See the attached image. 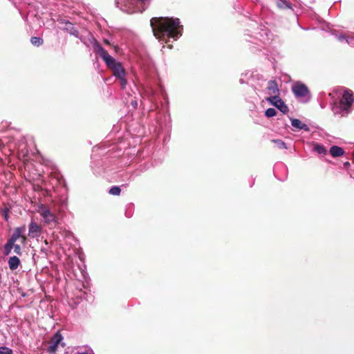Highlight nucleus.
Here are the masks:
<instances>
[{"mask_svg": "<svg viewBox=\"0 0 354 354\" xmlns=\"http://www.w3.org/2000/svg\"><path fill=\"white\" fill-rule=\"evenodd\" d=\"M13 249L15 253H16L18 255H21V250L19 245L14 243Z\"/></svg>", "mask_w": 354, "mask_h": 354, "instance_id": "393cba45", "label": "nucleus"}, {"mask_svg": "<svg viewBox=\"0 0 354 354\" xmlns=\"http://www.w3.org/2000/svg\"><path fill=\"white\" fill-rule=\"evenodd\" d=\"M92 44L95 53L105 62L107 66L113 71V73L115 77L119 78L125 76V71L121 63L117 62L111 56L95 39H93Z\"/></svg>", "mask_w": 354, "mask_h": 354, "instance_id": "f03ea898", "label": "nucleus"}, {"mask_svg": "<svg viewBox=\"0 0 354 354\" xmlns=\"http://www.w3.org/2000/svg\"><path fill=\"white\" fill-rule=\"evenodd\" d=\"M28 156V151L26 149V145L25 143H22L19 145L18 149V157L19 159L26 161L27 160V157Z\"/></svg>", "mask_w": 354, "mask_h": 354, "instance_id": "ddd939ff", "label": "nucleus"}, {"mask_svg": "<svg viewBox=\"0 0 354 354\" xmlns=\"http://www.w3.org/2000/svg\"><path fill=\"white\" fill-rule=\"evenodd\" d=\"M344 165H345V166H348V165H350V164H349V162H345V164H344Z\"/></svg>", "mask_w": 354, "mask_h": 354, "instance_id": "7c9ffc66", "label": "nucleus"}, {"mask_svg": "<svg viewBox=\"0 0 354 354\" xmlns=\"http://www.w3.org/2000/svg\"><path fill=\"white\" fill-rule=\"evenodd\" d=\"M292 91L297 98H305L303 102H307L310 98L308 88L302 83H295L292 87Z\"/></svg>", "mask_w": 354, "mask_h": 354, "instance_id": "423d86ee", "label": "nucleus"}, {"mask_svg": "<svg viewBox=\"0 0 354 354\" xmlns=\"http://www.w3.org/2000/svg\"><path fill=\"white\" fill-rule=\"evenodd\" d=\"M150 24L154 36L167 43L169 39L177 40L182 35L183 26L178 18L153 17Z\"/></svg>", "mask_w": 354, "mask_h": 354, "instance_id": "f257e3e1", "label": "nucleus"}, {"mask_svg": "<svg viewBox=\"0 0 354 354\" xmlns=\"http://www.w3.org/2000/svg\"><path fill=\"white\" fill-rule=\"evenodd\" d=\"M93 352L91 350H88L86 351H78L76 354H92Z\"/></svg>", "mask_w": 354, "mask_h": 354, "instance_id": "cd10ccee", "label": "nucleus"}, {"mask_svg": "<svg viewBox=\"0 0 354 354\" xmlns=\"http://www.w3.org/2000/svg\"><path fill=\"white\" fill-rule=\"evenodd\" d=\"M120 80V84L122 88L124 89L127 85V80L125 79V76H123L122 77H119Z\"/></svg>", "mask_w": 354, "mask_h": 354, "instance_id": "a878e982", "label": "nucleus"}, {"mask_svg": "<svg viewBox=\"0 0 354 354\" xmlns=\"http://www.w3.org/2000/svg\"><path fill=\"white\" fill-rule=\"evenodd\" d=\"M131 104H132V106H133V107H135V108H136V107L137 106V104H137V102H136V101H133V102H131Z\"/></svg>", "mask_w": 354, "mask_h": 354, "instance_id": "c85d7f7f", "label": "nucleus"}, {"mask_svg": "<svg viewBox=\"0 0 354 354\" xmlns=\"http://www.w3.org/2000/svg\"><path fill=\"white\" fill-rule=\"evenodd\" d=\"M8 212H9V209L8 208H4L2 210V214L4 216L6 221L8 220Z\"/></svg>", "mask_w": 354, "mask_h": 354, "instance_id": "bb28decb", "label": "nucleus"}, {"mask_svg": "<svg viewBox=\"0 0 354 354\" xmlns=\"http://www.w3.org/2000/svg\"><path fill=\"white\" fill-rule=\"evenodd\" d=\"M291 124L295 129L304 130L305 131H310L308 126L304 123H302L301 121L299 119H291Z\"/></svg>", "mask_w": 354, "mask_h": 354, "instance_id": "f8f14e48", "label": "nucleus"}, {"mask_svg": "<svg viewBox=\"0 0 354 354\" xmlns=\"http://www.w3.org/2000/svg\"><path fill=\"white\" fill-rule=\"evenodd\" d=\"M127 216L130 217L131 214H127Z\"/></svg>", "mask_w": 354, "mask_h": 354, "instance_id": "2f4dec72", "label": "nucleus"}, {"mask_svg": "<svg viewBox=\"0 0 354 354\" xmlns=\"http://www.w3.org/2000/svg\"><path fill=\"white\" fill-rule=\"evenodd\" d=\"M121 189L118 186H113L109 191V193L111 195L118 196L120 195Z\"/></svg>", "mask_w": 354, "mask_h": 354, "instance_id": "4be33fe9", "label": "nucleus"}, {"mask_svg": "<svg viewBox=\"0 0 354 354\" xmlns=\"http://www.w3.org/2000/svg\"><path fill=\"white\" fill-rule=\"evenodd\" d=\"M354 102L353 92L350 90H345L338 106L333 107L335 114H341L342 116L347 115L352 111V106Z\"/></svg>", "mask_w": 354, "mask_h": 354, "instance_id": "20e7f679", "label": "nucleus"}, {"mask_svg": "<svg viewBox=\"0 0 354 354\" xmlns=\"http://www.w3.org/2000/svg\"><path fill=\"white\" fill-rule=\"evenodd\" d=\"M25 231V227H17L11 235L10 238L8 241H11L13 243L22 236L23 232Z\"/></svg>", "mask_w": 354, "mask_h": 354, "instance_id": "9b49d317", "label": "nucleus"}, {"mask_svg": "<svg viewBox=\"0 0 354 354\" xmlns=\"http://www.w3.org/2000/svg\"><path fill=\"white\" fill-rule=\"evenodd\" d=\"M277 114V111L274 109L273 108H269L268 109L266 112H265V115L266 116H267L268 118H272V117H274Z\"/></svg>", "mask_w": 354, "mask_h": 354, "instance_id": "5701e85b", "label": "nucleus"}, {"mask_svg": "<svg viewBox=\"0 0 354 354\" xmlns=\"http://www.w3.org/2000/svg\"><path fill=\"white\" fill-rule=\"evenodd\" d=\"M104 44H107V45H109V44H110V43H109V40H107V39H104Z\"/></svg>", "mask_w": 354, "mask_h": 354, "instance_id": "c756f323", "label": "nucleus"}, {"mask_svg": "<svg viewBox=\"0 0 354 354\" xmlns=\"http://www.w3.org/2000/svg\"><path fill=\"white\" fill-rule=\"evenodd\" d=\"M266 100L270 104L277 107L283 113H287L288 112V107L285 104L284 102L279 96H269L266 97Z\"/></svg>", "mask_w": 354, "mask_h": 354, "instance_id": "6e6552de", "label": "nucleus"}, {"mask_svg": "<svg viewBox=\"0 0 354 354\" xmlns=\"http://www.w3.org/2000/svg\"><path fill=\"white\" fill-rule=\"evenodd\" d=\"M330 153L333 157L336 158L343 156L344 151L342 147L334 145L330 147Z\"/></svg>", "mask_w": 354, "mask_h": 354, "instance_id": "2eb2a0df", "label": "nucleus"}, {"mask_svg": "<svg viewBox=\"0 0 354 354\" xmlns=\"http://www.w3.org/2000/svg\"><path fill=\"white\" fill-rule=\"evenodd\" d=\"M38 213L41 216L44 223L49 227H55L58 224L57 216L46 205L43 204L39 205Z\"/></svg>", "mask_w": 354, "mask_h": 354, "instance_id": "39448f33", "label": "nucleus"}, {"mask_svg": "<svg viewBox=\"0 0 354 354\" xmlns=\"http://www.w3.org/2000/svg\"><path fill=\"white\" fill-rule=\"evenodd\" d=\"M314 151L319 154H326L327 153L326 149L320 144H316L314 147Z\"/></svg>", "mask_w": 354, "mask_h": 354, "instance_id": "f3484780", "label": "nucleus"}, {"mask_svg": "<svg viewBox=\"0 0 354 354\" xmlns=\"http://www.w3.org/2000/svg\"><path fill=\"white\" fill-rule=\"evenodd\" d=\"M63 336L59 332L55 333L50 340L49 346L47 348L48 352L51 354L55 353L59 344L64 347L65 344L63 342Z\"/></svg>", "mask_w": 354, "mask_h": 354, "instance_id": "0eeeda50", "label": "nucleus"}, {"mask_svg": "<svg viewBox=\"0 0 354 354\" xmlns=\"http://www.w3.org/2000/svg\"><path fill=\"white\" fill-rule=\"evenodd\" d=\"M279 90L277 83L274 80H270L268 83L267 93L269 96H279Z\"/></svg>", "mask_w": 354, "mask_h": 354, "instance_id": "9d476101", "label": "nucleus"}, {"mask_svg": "<svg viewBox=\"0 0 354 354\" xmlns=\"http://www.w3.org/2000/svg\"><path fill=\"white\" fill-rule=\"evenodd\" d=\"M14 243L8 240L7 243L4 245V254L8 255L11 252Z\"/></svg>", "mask_w": 354, "mask_h": 354, "instance_id": "a211bd4d", "label": "nucleus"}, {"mask_svg": "<svg viewBox=\"0 0 354 354\" xmlns=\"http://www.w3.org/2000/svg\"><path fill=\"white\" fill-rule=\"evenodd\" d=\"M8 263L9 268L11 270H15L16 269L18 268L19 266L20 265V260L16 256L10 257L8 259Z\"/></svg>", "mask_w": 354, "mask_h": 354, "instance_id": "4468645a", "label": "nucleus"}, {"mask_svg": "<svg viewBox=\"0 0 354 354\" xmlns=\"http://www.w3.org/2000/svg\"><path fill=\"white\" fill-rule=\"evenodd\" d=\"M41 227L34 221H31L28 225V236L35 239L40 236L41 234Z\"/></svg>", "mask_w": 354, "mask_h": 354, "instance_id": "1a4fd4ad", "label": "nucleus"}, {"mask_svg": "<svg viewBox=\"0 0 354 354\" xmlns=\"http://www.w3.org/2000/svg\"><path fill=\"white\" fill-rule=\"evenodd\" d=\"M337 39L340 41L345 40L348 44L354 46V37L353 36L346 37L344 35H339L337 36Z\"/></svg>", "mask_w": 354, "mask_h": 354, "instance_id": "dca6fc26", "label": "nucleus"}, {"mask_svg": "<svg viewBox=\"0 0 354 354\" xmlns=\"http://www.w3.org/2000/svg\"><path fill=\"white\" fill-rule=\"evenodd\" d=\"M277 6L281 8H290V3L286 0H277Z\"/></svg>", "mask_w": 354, "mask_h": 354, "instance_id": "412c9836", "label": "nucleus"}, {"mask_svg": "<svg viewBox=\"0 0 354 354\" xmlns=\"http://www.w3.org/2000/svg\"><path fill=\"white\" fill-rule=\"evenodd\" d=\"M30 41L32 45L39 46L43 44V39L39 37H32Z\"/></svg>", "mask_w": 354, "mask_h": 354, "instance_id": "6ab92c4d", "label": "nucleus"}, {"mask_svg": "<svg viewBox=\"0 0 354 354\" xmlns=\"http://www.w3.org/2000/svg\"><path fill=\"white\" fill-rule=\"evenodd\" d=\"M272 142L275 143L279 149H287L286 143L281 140L274 139L272 140Z\"/></svg>", "mask_w": 354, "mask_h": 354, "instance_id": "aec40b11", "label": "nucleus"}, {"mask_svg": "<svg viewBox=\"0 0 354 354\" xmlns=\"http://www.w3.org/2000/svg\"><path fill=\"white\" fill-rule=\"evenodd\" d=\"M151 0H115L118 8L128 14L142 12L149 6Z\"/></svg>", "mask_w": 354, "mask_h": 354, "instance_id": "7ed1b4c3", "label": "nucleus"}, {"mask_svg": "<svg viewBox=\"0 0 354 354\" xmlns=\"http://www.w3.org/2000/svg\"><path fill=\"white\" fill-rule=\"evenodd\" d=\"M0 354H12V351L6 346L0 347Z\"/></svg>", "mask_w": 354, "mask_h": 354, "instance_id": "b1692460", "label": "nucleus"}]
</instances>
